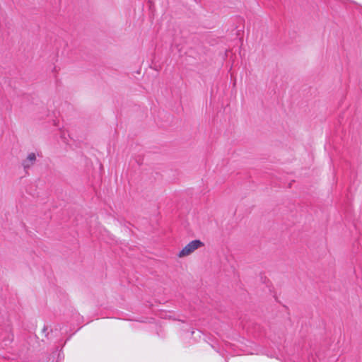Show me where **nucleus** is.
<instances>
[{
    "mask_svg": "<svg viewBox=\"0 0 362 362\" xmlns=\"http://www.w3.org/2000/svg\"><path fill=\"white\" fill-rule=\"evenodd\" d=\"M204 245V243L199 240H194L185 246L178 254L179 257L189 255L194 250Z\"/></svg>",
    "mask_w": 362,
    "mask_h": 362,
    "instance_id": "1",
    "label": "nucleus"
},
{
    "mask_svg": "<svg viewBox=\"0 0 362 362\" xmlns=\"http://www.w3.org/2000/svg\"><path fill=\"white\" fill-rule=\"evenodd\" d=\"M36 155L35 153H30L27 158L24 159L22 162V165L24 170L29 169L36 161Z\"/></svg>",
    "mask_w": 362,
    "mask_h": 362,
    "instance_id": "2",
    "label": "nucleus"
},
{
    "mask_svg": "<svg viewBox=\"0 0 362 362\" xmlns=\"http://www.w3.org/2000/svg\"><path fill=\"white\" fill-rule=\"evenodd\" d=\"M47 327L45 325V326H44V327H43V329H42V332H43L44 333H45V336H46V337H47V335H48V333H47Z\"/></svg>",
    "mask_w": 362,
    "mask_h": 362,
    "instance_id": "3",
    "label": "nucleus"
}]
</instances>
